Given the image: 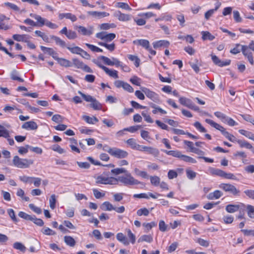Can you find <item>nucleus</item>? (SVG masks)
Here are the masks:
<instances>
[{
    "mask_svg": "<svg viewBox=\"0 0 254 254\" xmlns=\"http://www.w3.org/2000/svg\"><path fill=\"white\" fill-rule=\"evenodd\" d=\"M179 102L182 105L186 106L189 108H190V106L193 103L190 99L184 97H180Z\"/></svg>",
    "mask_w": 254,
    "mask_h": 254,
    "instance_id": "nucleus-27",
    "label": "nucleus"
},
{
    "mask_svg": "<svg viewBox=\"0 0 254 254\" xmlns=\"http://www.w3.org/2000/svg\"><path fill=\"white\" fill-rule=\"evenodd\" d=\"M76 29L78 32L82 35L89 36L93 34L94 30V28L93 26H88L87 27H85L82 26H77Z\"/></svg>",
    "mask_w": 254,
    "mask_h": 254,
    "instance_id": "nucleus-8",
    "label": "nucleus"
},
{
    "mask_svg": "<svg viewBox=\"0 0 254 254\" xmlns=\"http://www.w3.org/2000/svg\"><path fill=\"white\" fill-rule=\"evenodd\" d=\"M240 206V204H228L226 206L225 209L227 212L232 213L238 211Z\"/></svg>",
    "mask_w": 254,
    "mask_h": 254,
    "instance_id": "nucleus-22",
    "label": "nucleus"
},
{
    "mask_svg": "<svg viewBox=\"0 0 254 254\" xmlns=\"http://www.w3.org/2000/svg\"><path fill=\"white\" fill-rule=\"evenodd\" d=\"M126 143L129 145L132 149L137 150L138 148L139 145L138 144L135 139L131 138L126 141Z\"/></svg>",
    "mask_w": 254,
    "mask_h": 254,
    "instance_id": "nucleus-32",
    "label": "nucleus"
},
{
    "mask_svg": "<svg viewBox=\"0 0 254 254\" xmlns=\"http://www.w3.org/2000/svg\"><path fill=\"white\" fill-rule=\"evenodd\" d=\"M246 208L249 217L251 218H254V206L251 205H248Z\"/></svg>",
    "mask_w": 254,
    "mask_h": 254,
    "instance_id": "nucleus-50",
    "label": "nucleus"
},
{
    "mask_svg": "<svg viewBox=\"0 0 254 254\" xmlns=\"http://www.w3.org/2000/svg\"><path fill=\"white\" fill-rule=\"evenodd\" d=\"M70 142L69 146L72 150V151L75 152L76 153H80L79 149L77 147V140L75 139L74 138H70L69 139Z\"/></svg>",
    "mask_w": 254,
    "mask_h": 254,
    "instance_id": "nucleus-26",
    "label": "nucleus"
},
{
    "mask_svg": "<svg viewBox=\"0 0 254 254\" xmlns=\"http://www.w3.org/2000/svg\"><path fill=\"white\" fill-rule=\"evenodd\" d=\"M211 56L213 62L219 66L222 67L228 65L230 64L231 61L230 60H227L225 61H222L216 55H211Z\"/></svg>",
    "mask_w": 254,
    "mask_h": 254,
    "instance_id": "nucleus-13",
    "label": "nucleus"
},
{
    "mask_svg": "<svg viewBox=\"0 0 254 254\" xmlns=\"http://www.w3.org/2000/svg\"><path fill=\"white\" fill-rule=\"evenodd\" d=\"M50 206L52 209H54L56 207V197L55 194L51 195L50 200Z\"/></svg>",
    "mask_w": 254,
    "mask_h": 254,
    "instance_id": "nucleus-55",
    "label": "nucleus"
},
{
    "mask_svg": "<svg viewBox=\"0 0 254 254\" xmlns=\"http://www.w3.org/2000/svg\"><path fill=\"white\" fill-rule=\"evenodd\" d=\"M224 123L228 124L229 126L231 127H233L235 126H237L238 125V123L236 122L233 119L228 116L226 117Z\"/></svg>",
    "mask_w": 254,
    "mask_h": 254,
    "instance_id": "nucleus-59",
    "label": "nucleus"
},
{
    "mask_svg": "<svg viewBox=\"0 0 254 254\" xmlns=\"http://www.w3.org/2000/svg\"><path fill=\"white\" fill-rule=\"evenodd\" d=\"M193 126L194 127L201 132H206V129L201 125L199 122H196L194 123Z\"/></svg>",
    "mask_w": 254,
    "mask_h": 254,
    "instance_id": "nucleus-61",
    "label": "nucleus"
},
{
    "mask_svg": "<svg viewBox=\"0 0 254 254\" xmlns=\"http://www.w3.org/2000/svg\"><path fill=\"white\" fill-rule=\"evenodd\" d=\"M202 35V39L203 40H208L210 41H212L215 39V36L212 35L208 31H202L201 32Z\"/></svg>",
    "mask_w": 254,
    "mask_h": 254,
    "instance_id": "nucleus-35",
    "label": "nucleus"
},
{
    "mask_svg": "<svg viewBox=\"0 0 254 254\" xmlns=\"http://www.w3.org/2000/svg\"><path fill=\"white\" fill-rule=\"evenodd\" d=\"M236 142L239 144L241 148L251 149L252 151H253V149L254 148L250 143L245 140L237 139Z\"/></svg>",
    "mask_w": 254,
    "mask_h": 254,
    "instance_id": "nucleus-23",
    "label": "nucleus"
},
{
    "mask_svg": "<svg viewBox=\"0 0 254 254\" xmlns=\"http://www.w3.org/2000/svg\"><path fill=\"white\" fill-rule=\"evenodd\" d=\"M116 237L117 239L124 245L127 246L129 245V242L127 241V237L122 233H118Z\"/></svg>",
    "mask_w": 254,
    "mask_h": 254,
    "instance_id": "nucleus-28",
    "label": "nucleus"
},
{
    "mask_svg": "<svg viewBox=\"0 0 254 254\" xmlns=\"http://www.w3.org/2000/svg\"><path fill=\"white\" fill-rule=\"evenodd\" d=\"M117 183L120 182L126 186L140 184V183L135 179L130 173H126V176H119L116 178Z\"/></svg>",
    "mask_w": 254,
    "mask_h": 254,
    "instance_id": "nucleus-3",
    "label": "nucleus"
},
{
    "mask_svg": "<svg viewBox=\"0 0 254 254\" xmlns=\"http://www.w3.org/2000/svg\"><path fill=\"white\" fill-rule=\"evenodd\" d=\"M136 213H137V215L139 216H142V215L147 216V215H148V214L149 213V211L147 208H143L138 209Z\"/></svg>",
    "mask_w": 254,
    "mask_h": 254,
    "instance_id": "nucleus-60",
    "label": "nucleus"
},
{
    "mask_svg": "<svg viewBox=\"0 0 254 254\" xmlns=\"http://www.w3.org/2000/svg\"><path fill=\"white\" fill-rule=\"evenodd\" d=\"M150 180L151 184L154 186H158L160 183V179L158 176H150Z\"/></svg>",
    "mask_w": 254,
    "mask_h": 254,
    "instance_id": "nucleus-46",
    "label": "nucleus"
},
{
    "mask_svg": "<svg viewBox=\"0 0 254 254\" xmlns=\"http://www.w3.org/2000/svg\"><path fill=\"white\" fill-rule=\"evenodd\" d=\"M137 150L146 152L148 153L153 155L154 157L158 156L159 154V151L157 149L150 146L139 145Z\"/></svg>",
    "mask_w": 254,
    "mask_h": 254,
    "instance_id": "nucleus-10",
    "label": "nucleus"
},
{
    "mask_svg": "<svg viewBox=\"0 0 254 254\" xmlns=\"http://www.w3.org/2000/svg\"><path fill=\"white\" fill-rule=\"evenodd\" d=\"M116 27V25L114 23H102L99 25L100 29L102 30H108Z\"/></svg>",
    "mask_w": 254,
    "mask_h": 254,
    "instance_id": "nucleus-47",
    "label": "nucleus"
},
{
    "mask_svg": "<svg viewBox=\"0 0 254 254\" xmlns=\"http://www.w3.org/2000/svg\"><path fill=\"white\" fill-rule=\"evenodd\" d=\"M72 64L75 67L80 69L82 68L83 64H84L82 62L77 59H72Z\"/></svg>",
    "mask_w": 254,
    "mask_h": 254,
    "instance_id": "nucleus-54",
    "label": "nucleus"
},
{
    "mask_svg": "<svg viewBox=\"0 0 254 254\" xmlns=\"http://www.w3.org/2000/svg\"><path fill=\"white\" fill-rule=\"evenodd\" d=\"M42 233L46 235L52 236L56 235V232L48 227L44 228L41 230Z\"/></svg>",
    "mask_w": 254,
    "mask_h": 254,
    "instance_id": "nucleus-48",
    "label": "nucleus"
},
{
    "mask_svg": "<svg viewBox=\"0 0 254 254\" xmlns=\"http://www.w3.org/2000/svg\"><path fill=\"white\" fill-rule=\"evenodd\" d=\"M223 195V193L219 190H216L212 192L209 193L207 195V198L209 200H213L214 199H218L221 197Z\"/></svg>",
    "mask_w": 254,
    "mask_h": 254,
    "instance_id": "nucleus-20",
    "label": "nucleus"
},
{
    "mask_svg": "<svg viewBox=\"0 0 254 254\" xmlns=\"http://www.w3.org/2000/svg\"><path fill=\"white\" fill-rule=\"evenodd\" d=\"M7 211L12 220L14 222H17L18 220L16 217L14 211L12 209L9 208L7 209Z\"/></svg>",
    "mask_w": 254,
    "mask_h": 254,
    "instance_id": "nucleus-58",
    "label": "nucleus"
},
{
    "mask_svg": "<svg viewBox=\"0 0 254 254\" xmlns=\"http://www.w3.org/2000/svg\"><path fill=\"white\" fill-rule=\"evenodd\" d=\"M58 62L61 66L64 67H70L72 65L69 61L64 58H60V59H58Z\"/></svg>",
    "mask_w": 254,
    "mask_h": 254,
    "instance_id": "nucleus-39",
    "label": "nucleus"
},
{
    "mask_svg": "<svg viewBox=\"0 0 254 254\" xmlns=\"http://www.w3.org/2000/svg\"><path fill=\"white\" fill-rule=\"evenodd\" d=\"M100 208L104 211H112L114 209V206L109 201H105L101 204Z\"/></svg>",
    "mask_w": 254,
    "mask_h": 254,
    "instance_id": "nucleus-29",
    "label": "nucleus"
},
{
    "mask_svg": "<svg viewBox=\"0 0 254 254\" xmlns=\"http://www.w3.org/2000/svg\"><path fill=\"white\" fill-rule=\"evenodd\" d=\"M105 150L111 156L119 159L126 158L128 155L127 151L116 147H108V149Z\"/></svg>",
    "mask_w": 254,
    "mask_h": 254,
    "instance_id": "nucleus-4",
    "label": "nucleus"
},
{
    "mask_svg": "<svg viewBox=\"0 0 254 254\" xmlns=\"http://www.w3.org/2000/svg\"><path fill=\"white\" fill-rule=\"evenodd\" d=\"M51 39L54 40L57 45L64 48L65 47V42L62 40L60 37L54 35H51Z\"/></svg>",
    "mask_w": 254,
    "mask_h": 254,
    "instance_id": "nucleus-31",
    "label": "nucleus"
},
{
    "mask_svg": "<svg viewBox=\"0 0 254 254\" xmlns=\"http://www.w3.org/2000/svg\"><path fill=\"white\" fill-rule=\"evenodd\" d=\"M65 36L68 39L70 40L75 39L77 38V36L76 33L75 31H72L71 30H68V32Z\"/></svg>",
    "mask_w": 254,
    "mask_h": 254,
    "instance_id": "nucleus-64",
    "label": "nucleus"
},
{
    "mask_svg": "<svg viewBox=\"0 0 254 254\" xmlns=\"http://www.w3.org/2000/svg\"><path fill=\"white\" fill-rule=\"evenodd\" d=\"M98 59L102 60L105 64L110 66L115 65L116 66L119 64V60L114 57H112L111 59H110L104 56H101Z\"/></svg>",
    "mask_w": 254,
    "mask_h": 254,
    "instance_id": "nucleus-11",
    "label": "nucleus"
},
{
    "mask_svg": "<svg viewBox=\"0 0 254 254\" xmlns=\"http://www.w3.org/2000/svg\"><path fill=\"white\" fill-rule=\"evenodd\" d=\"M134 44L142 46L146 50L150 46V43L148 40L145 39H138L133 41Z\"/></svg>",
    "mask_w": 254,
    "mask_h": 254,
    "instance_id": "nucleus-21",
    "label": "nucleus"
},
{
    "mask_svg": "<svg viewBox=\"0 0 254 254\" xmlns=\"http://www.w3.org/2000/svg\"><path fill=\"white\" fill-rule=\"evenodd\" d=\"M98 45L101 46L105 47L106 48H107L108 50H109L111 52L113 51L115 49V45L114 43H112L111 44H108L104 42H99Z\"/></svg>",
    "mask_w": 254,
    "mask_h": 254,
    "instance_id": "nucleus-44",
    "label": "nucleus"
},
{
    "mask_svg": "<svg viewBox=\"0 0 254 254\" xmlns=\"http://www.w3.org/2000/svg\"><path fill=\"white\" fill-rule=\"evenodd\" d=\"M22 128L26 130H36L38 128L37 123L33 121L24 123L21 127Z\"/></svg>",
    "mask_w": 254,
    "mask_h": 254,
    "instance_id": "nucleus-15",
    "label": "nucleus"
},
{
    "mask_svg": "<svg viewBox=\"0 0 254 254\" xmlns=\"http://www.w3.org/2000/svg\"><path fill=\"white\" fill-rule=\"evenodd\" d=\"M219 188L225 192H229L234 196L239 195L240 191L234 185L229 183H221Z\"/></svg>",
    "mask_w": 254,
    "mask_h": 254,
    "instance_id": "nucleus-5",
    "label": "nucleus"
},
{
    "mask_svg": "<svg viewBox=\"0 0 254 254\" xmlns=\"http://www.w3.org/2000/svg\"><path fill=\"white\" fill-rule=\"evenodd\" d=\"M166 154L168 155H171L175 157L179 158L181 159L183 154H182L181 151L178 150H164L163 151Z\"/></svg>",
    "mask_w": 254,
    "mask_h": 254,
    "instance_id": "nucleus-30",
    "label": "nucleus"
},
{
    "mask_svg": "<svg viewBox=\"0 0 254 254\" xmlns=\"http://www.w3.org/2000/svg\"><path fill=\"white\" fill-rule=\"evenodd\" d=\"M12 163L14 166L19 168H27L33 164V160L31 159H22L16 155L14 156Z\"/></svg>",
    "mask_w": 254,
    "mask_h": 254,
    "instance_id": "nucleus-2",
    "label": "nucleus"
},
{
    "mask_svg": "<svg viewBox=\"0 0 254 254\" xmlns=\"http://www.w3.org/2000/svg\"><path fill=\"white\" fill-rule=\"evenodd\" d=\"M140 89L141 91L145 94L147 97L150 99L153 102L158 103L160 101L158 94L155 92L145 87H141Z\"/></svg>",
    "mask_w": 254,
    "mask_h": 254,
    "instance_id": "nucleus-7",
    "label": "nucleus"
},
{
    "mask_svg": "<svg viewBox=\"0 0 254 254\" xmlns=\"http://www.w3.org/2000/svg\"><path fill=\"white\" fill-rule=\"evenodd\" d=\"M19 180L24 183H32L33 181V177H29L25 175L19 176Z\"/></svg>",
    "mask_w": 254,
    "mask_h": 254,
    "instance_id": "nucleus-45",
    "label": "nucleus"
},
{
    "mask_svg": "<svg viewBox=\"0 0 254 254\" xmlns=\"http://www.w3.org/2000/svg\"><path fill=\"white\" fill-rule=\"evenodd\" d=\"M196 173L190 169L186 170V175L190 180H193L196 176Z\"/></svg>",
    "mask_w": 254,
    "mask_h": 254,
    "instance_id": "nucleus-52",
    "label": "nucleus"
},
{
    "mask_svg": "<svg viewBox=\"0 0 254 254\" xmlns=\"http://www.w3.org/2000/svg\"><path fill=\"white\" fill-rule=\"evenodd\" d=\"M96 183L98 184L116 185L117 184V181L116 178L114 177H106L99 176L97 177Z\"/></svg>",
    "mask_w": 254,
    "mask_h": 254,
    "instance_id": "nucleus-6",
    "label": "nucleus"
},
{
    "mask_svg": "<svg viewBox=\"0 0 254 254\" xmlns=\"http://www.w3.org/2000/svg\"><path fill=\"white\" fill-rule=\"evenodd\" d=\"M241 51L242 52V53L244 55V56L247 58L249 57L250 56L253 55V54L250 51V49L249 48L248 46L242 45Z\"/></svg>",
    "mask_w": 254,
    "mask_h": 254,
    "instance_id": "nucleus-38",
    "label": "nucleus"
},
{
    "mask_svg": "<svg viewBox=\"0 0 254 254\" xmlns=\"http://www.w3.org/2000/svg\"><path fill=\"white\" fill-rule=\"evenodd\" d=\"M13 248L21 251H24L26 249L25 247L20 242H15L13 245Z\"/></svg>",
    "mask_w": 254,
    "mask_h": 254,
    "instance_id": "nucleus-62",
    "label": "nucleus"
},
{
    "mask_svg": "<svg viewBox=\"0 0 254 254\" xmlns=\"http://www.w3.org/2000/svg\"><path fill=\"white\" fill-rule=\"evenodd\" d=\"M189 64L196 73L199 72L200 70L199 66L200 64H199L197 59H195L194 62H189Z\"/></svg>",
    "mask_w": 254,
    "mask_h": 254,
    "instance_id": "nucleus-36",
    "label": "nucleus"
},
{
    "mask_svg": "<svg viewBox=\"0 0 254 254\" xmlns=\"http://www.w3.org/2000/svg\"><path fill=\"white\" fill-rule=\"evenodd\" d=\"M64 119V118L59 114L54 115L52 118V120L57 123L63 122Z\"/></svg>",
    "mask_w": 254,
    "mask_h": 254,
    "instance_id": "nucleus-57",
    "label": "nucleus"
},
{
    "mask_svg": "<svg viewBox=\"0 0 254 254\" xmlns=\"http://www.w3.org/2000/svg\"><path fill=\"white\" fill-rule=\"evenodd\" d=\"M3 4L4 5V6L8 7V8L13 10L14 11H18L20 10L19 8L14 3L9 2H4Z\"/></svg>",
    "mask_w": 254,
    "mask_h": 254,
    "instance_id": "nucleus-53",
    "label": "nucleus"
},
{
    "mask_svg": "<svg viewBox=\"0 0 254 254\" xmlns=\"http://www.w3.org/2000/svg\"><path fill=\"white\" fill-rule=\"evenodd\" d=\"M90 105L94 110H99L102 108V105L95 98L91 102Z\"/></svg>",
    "mask_w": 254,
    "mask_h": 254,
    "instance_id": "nucleus-41",
    "label": "nucleus"
},
{
    "mask_svg": "<svg viewBox=\"0 0 254 254\" xmlns=\"http://www.w3.org/2000/svg\"><path fill=\"white\" fill-rule=\"evenodd\" d=\"M87 13L88 15L98 19L107 17L110 15L109 13L105 11L100 12L96 11H88Z\"/></svg>",
    "mask_w": 254,
    "mask_h": 254,
    "instance_id": "nucleus-16",
    "label": "nucleus"
},
{
    "mask_svg": "<svg viewBox=\"0 0 254 254\" xmlns=\"http://www.w3.org/2000/svg\"><path fill=\"white\" fill-rule=\"evenodd\" d=\"M10 78L13 80H17L21 82H24V80L18 76V73L15 70H13L11 71L10 73Z\"/></svg>",
    "mask_w": 254,
    "mask_h": 254,
    "instance_id": "nucleus-42",
    "label": "nucleus"
},
{
    "mask_svg": "<svg viewBox=\"0 0 254 254\" xmlns=\"http://www.w3.org/2000/svg\"><path fill=\"white\" fill-rule=\"evenodd\" d=\"M34 224L39 226H43L44 224V221L40 218H37L35 216L33 215L32 217L31 220Z\"/></svg>",
    "mask_w": 254,
    "mask_h": 254,
    "instance_id": "nucleus-49",
    "label": "nucleus"
},
{
    "mask_svg": "<svg viewBox=\"0 0 254 254\" xmlns=\"http://www.w3.org/2000/svg\"><path fill=\"white\" fill-rule=\"evenodd\" d=\"M96 37L106 42H110L114 39L116 35L114 33H107L106 32H101L96 34Z\"/></svg>",
    "mask_w": 254,
    "mask_h": 254,
    "instance_id": "nucleus-9",
    "label": "nucleus"
},
{
    "mask_svg": "<svg viewBox=\"0 0 254 254\" xmlns=\"http://www.w3.org/2000/svg\"><path fill=\"white\" fill-rule=\"evenodd\" d=\"M82 118L87 124L91 125H94L99 121L98 119L96 117L94 116L91 117L88 116L84 115L82 116Z\"/></svg>",
    "mask_w": 254,
    "mask_h": 254,
    "instance_id": "nucleus-24",
    "label": "nucleus"
},
{
    "mask_svg": "<svg viewBox=\"0 0 254 254\" xmlns=\"http://www.w3.org/2000/svg\"><path fill=\"white\" fill-rule=\"evenodd\" d=\"M59 18L62 20L64 18L70 19L72 22H75L77 20L76 16L71 13H61L59 14Z\"/></svg>",
    "mask_w": 254,
    "mask_h": 254,
    "instance_id": "nucleus-18",
    "label": "nucleus"
},
{
    "mask_svg": "<svg viewBox=\"0 0 254 254\" xmlns=\"http://www.w3.org/2000/svg\"><path fill=\"white\" fill-rule=\"evenodd\" d=\"M153 241V237L150 235H142L138 239V242H146L147 243H151Z\"/></svg>",
    "mask_w": 254,
    "mask_h": 254,
    "instance_id": "nucleus-33",
    "label": "nucleus"
},
{
    "mask_svg": "<svg viewBox=\"0 0 254 254\" xmlns=\"http://www.w3.org/2000/svg\"><path fill=\"white\" fill-rule=\"evenodd\" d=\"M205 122L209 124L211 126L215 128L216 129L220 130L222 134L227 138L229 141L235 142L237 140V138L232 134L227 131L224 127L220 125L219 124L214 122L213 121L206 119L205 120Z\"/></svg>",
    "mask_w": 254,
    "mask_h": 254,
    "instance_id": "nucleus-1",
    "label": "nucleus"
},
{
    "mask_svg": "<svg viewBox=\"0 0 254 254\" xmlns=\"http://www.w3.org/2000/svg\"><path fill=\"white\" fill-rule=\"evenodd\" d=\"M153 47L155 49H157L160 47H168L170 45V42L167 40H159L157 41H155L153 43Z\"/></svg>",
    "mask_w": 254,
    "mask_h": 254,
    "instance_id": "nucleus-19",
    "label": "nucleus"
},
{
    "mask_svg": "<svg viewBox=\"0 0 254 254\" xmlns=\"http://www.w3.org/2000/svg\"><path fill=\"white\" fill-rule=\"evenodd\" d=\"M115 7L121 8L128 11L131 10V8L127 3L123 2H117L115 3Z\"/></svg>",
    "mask_w": 254,
    "mask_h": 254,
    "instance_id": "nucleus-37",
    "label": "nucleus"
},
{
    "mask_svg": "<svg viewBox=\"0 0 254 254\" xmlns=\"http://www.w3.org/2000/svg\"><path fill=\"white\" fill-rule=\"evenodd\" d=\"M64 241L67 246L70 247H74L75 245V241L72 237L69 236H64Z\"/></svg>",
    "mask_w": 254,
    "mask_h": 254,
    "instance_id": "nucleus-34",
    "label": "nucleus"
},
{
    "mask_svg": "<svg viewBox=\"0 0 254 254\" xmlns=\"http://www.w3.org/2000/svg\"><path fill=\"white\" fill-rule=\"evenodd\" d=\"M13 39L18 42H28V41L30 39V36L28 35L23 34H14L12 36Z\"/></svg>",
    "mask_w": 254,
    "mask_h": 254,
    "instance_id": "nucleus-17",
    "label": "nucleus"
},
{
    "mask_svg": "<svg viewBox=\"0 0 254 254\" xmlns=\"http://www.w3.org/2000/svg\"><path fill=\"white\" fill-rule=\"evenodd\" d=\"M210 171L212 175L218 176L222 178L223 177L224 171L222 170L212 168L210 169Z\"/></svg>",
    "mask_w": 254,
    "mask_h": 254,
    "instance_id": "nucleus-40",
    "label": "nucleus"
},
{
    "mask_svg": "<svg viewBox=\"0 0 254 254\" xmlns=\"http://www.w3.org/2000/svg\"><path fill=\"white\" fill-rule=\"evenodd\" d=\"M127 170L123 168H116L111 170V173L116 175L122 173H127Z\"/></svg>",
    "mask_w": 254,
    "mask_h": 254,
    "instance_id": "nucleus-56",
    "label": "nucleus"
},
{
    "mask_svg": "<svg viewBox=\"0 0 254 254\" xmlns=\"http://www.w3.org/2000/svg\"><path fill=\"white\" fill-rule=\"evenodd\" d=\"M181 160L185 162H189V163H192V164H194V163H196V161L195 159H194L191 157H190L189 156L185 155H182Z\"/></svg>",
    "mask_w": 254,
    "mask_h": 254,
    "instance_id": "nucleus-51",
    "label": "nucleus"
},
{
    "mask_svg": "<svg viewBox=\"0 0 254 254\" xmlns=\"http://www.w3.org/2000/svg\"><path fill=\"white\" fill-rule=\"evenodd\" d=\"M30 16L36 20V22H35L37 23L38 27H42L45 25L47 20L44 18L42 17L40 15L34 13H30Z\"/></svg>",
    "mask_w": 254,
    "mask_h": 254,
    "instance_id": "nucleus-14",
    "label": "nucleus"
},
{
    "mask_svg": "<svg viewBox=\"0 0 254 254\" xmlns=\"http://www.w3.org/2000/svg\"><path fill=\"white\" fill-rule=\"evenodd\" d=\"M114 16L121 21H128L131 19V16L130 15L122 13L119 10L115 11L114 13Z\"/></svg>",
    "mask_w": 254,
    "mask_h": 254,
    "instance_id": "nucleus-12",
    "label": "nucleus"
},
{
    "mask_svg": "<svg viewBox=\"0 0 254 254\" xmlns=\"http://www.w3.org/2000/svg\"><path fill=\"white\" fill-rule=\"evenodd\" d=\"M130 82L135 85L140 86L141 79L136 76H133L129 79Z\"/></svg>",
    "mask_w": 254,
    "mask_h": 254,
    "instance_id": "nucleus-63",
    "label": "nucleus"
},
{
    "mask_svg": "<svg viewBox=\"0 0 254 254\" xmlns=\"http://www.w3.org/2000/svg\"><path fill=\"white\" fill-rule=\"evenodd\" d=\"M105 73L109 76L114 78H118L119 77L118 74V71L114 69H110L108 67L105 66L103 69Z\"/></svg>",
    "mask_w": 254,
    "mask_h": 254,
    "instance_id": "nucleus-25",
    "label": "nucleus"
},
{
    "mask_svg": "<svg viewBox=\"0 0 254 254\" xmlns=\"http://www.w3.org/2000/svg\"><path fill=\"white\" fill-rule=\"evenodd\" d=\"M127 57L130 61L134 62V65L136 67H138L139 66L140 61L137 56L128 55H127Z\"/></svg>",
    "mask_w": 254,
    "mask_h": 254,
    "instance_id": "nucleus-43",
    "label": "nucleus"
}]
</instances>
